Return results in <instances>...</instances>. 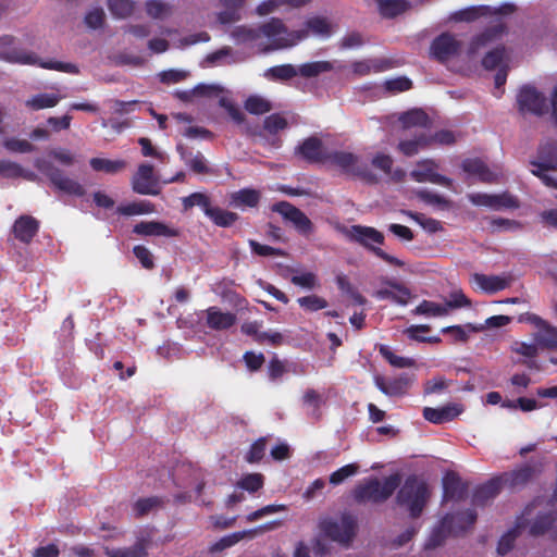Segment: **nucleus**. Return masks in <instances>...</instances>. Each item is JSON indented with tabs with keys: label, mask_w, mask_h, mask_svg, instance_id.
Here are the masks:
<instances>
[{
	"label": "nucleus",
	"mask_w": 557,
	"mask_h": 557,
	"mask_svg": "<svg viewBox=\"0 0 557 557\" xmlns=\"http://www.w3.org/2000/svg\"><path fill=\"white\" fill-rule=\"evenodd\" d=\"M320 537L314 542L317 555L324 556L327 553L323 539H329L344 547H348L354 540L358 523L357 518L350 512H344L337 517L322 519L319 524Z\"/></svg>",
	"instance_id": "nucleus-1"
},
{
	"label": "nucleus",
	"mask_w": 557,
	"mask_h": 557,
	"mask_svg": "<svg viewBox=\"0 0 557 557\" xmlns=\"http://www.w3.org/2000/svg\"><path fill=\"white\" fill-rule=\"evenodd\" d=\"M0 59L10 63L38 65L42 69L69 74L78 73V67L74 63L57 60L41 61L35 53L17 47L15 40L9 36L0 38Z\"/></svg>",
	"instance_id": "nucleus-2"
},
{
	"label": "nucleus",
	"mask_w": 557,
	"mask_h": 557,
	"mask_svg": "<svg viewBox=\"0 0 557 557\" xmlns=\"http://www.w3.org/2000/svg\"><path fill=\"white\" fill-rule=\"evenodd\" d=\"M260 33L269 42L267 50L289 49L307 38L306 30H290L278 18H271L261 25Z\"/></svg>",
	"instance_id": "nucleus-3"
},
{
	"label": "nucleus",
	"mask_w": 557,
	"mask_h": 557,
	"mask_svg": "<svg viewBox=\"0 0 557 557\" xmlns=\"http://www.w3.org/2000/svg\"><path fill=\"white\" fill-rule=\"evenodd\" d=\"M475 520L476 513L472 509L444 517L438 524L433 528L425 547L435 548L440 546L447 535H456L466 531Z\"/></svg>",
	"instance_id": "nucleus-4"
},
{
	"label": "nucleus",
	"mask_w": 557,
	"mask_h": 557,
	"mask_svg": "<svg viewBox=\"0 0 557 557\" xmlns=\"http://www.w3.org/2000/svg\"><path fill=\"white\" fill-rule=\"evenodd\" d=\"M519 110L535 115H543L550 111V120L557 125V87L554 88L549 104L544 96L532 86H523L517 96Z\"/></svg>",
	"instance_id": "nucleus-5"
},
{
	"label": "nucleus",
	"mask_w": 557,
	"mask_h": 557,
	"mask_svg": "<svg viewBox=\"0 0 557 557\" xmlns=\"http://www.w3.org/2000/svg\"><path fill=\"white\" fill-rule=\"evenodd\" d=\"M430 492L426 484L416 476H409L397 494V503L409 511L410 516L419 517L426 505Z\"/></svg>",
	"instance_id": "nucleus-6"
},
{
	"label": "nucleus",
	"mask_w": 557,
	"mask_h": 557,
	"mask_svg": "<svg viewBox=\"0 0 557 557\" xmlns=\"http://www.w3.org/2000/svg\"><path fill=\"white\" fill-rule=\"evenodd\" d=\"M178 97L184 101H191L194 97L218 98L219 104L226 110L230 117L236 123L242 124L245 120L240 109L225 95V90L218 84H199L190 90L180 91Z\"/></svg>",
	"instance_id": "nucleus-7"
},
{
	"label": "nucleus",
	"mask_w": 557,
	"mask_h": 557,
	"mask_svg": "<svg viewBox=\"0 0 557 557\" xmlns=\"http://www.w3.org/2000/svg\"><path fill=\"white\" fill-rule=\"evenodd\" d=\"M399 483L398 474L389 475L383 481L371 479L356 488L355 497L359 502L380 503L387 499L399 486Z\"/></svg>",
	"instance_id": "nucleus-8"
},
{
	"label": "nucleus",
	"mask_w": 557,
	"mask_h": 557,
	"mask_svg": "<svg viewBox=\"0 0 557 557\" xmlns=\"http://www.w3.org/2000/svg\"><path fill=\"white\" fill-rule=\"evenodd\" d=\"M34 165L38 171L44 173L59 190L78 197L85 194V188L77 181L66 176L50 161L44 158H36Z\"/></svg>",
	"instance_id": "nucleus-9"
},
{
	"label": "nucleus",
	"mask_w": 557,
	"mask_h": 557,
	"mask_svg": "<svg viewBox=\"0 0 557 557\" xmlns=\"http://www.w3.org/2000/svg\"><path fill=\"white\" fill-rule=\"evenodd\" d=\"M324 163L349 175L359 177H368L369 175L367 162L359 156L347 150L330 151L324 157Z\"/></svg>",
	"instance_id": "nucleus-10"
},
{
	"label": "nucleus",
	"mask_w": 557,
	"mask_h": 557,
	"mask_svg": "<svg viewBox=\"0 0 557 557\" xmlns=\"http://www.w3.org/2000/svg\"><path fill=\"white\" fill-rule=\"evenodd\" d=\"M342 234L350 242L358 243L359 245L370 249H377L375 244L382 245L384 243V235L374 227L363 225L343 226Z\"/></svg>",
	"instance_id": "nucleus-11"
},
{
	"label": "nucleus",
	"mask_w": 557,
	"mask_h": 557,
	"mask_svg": "<svg viewBox=\"0 0 557 557\" xmlns=\"http://www.w3.org/2000/svg\"><path fill=\"white\" fill-rule=\"evenodd\" d=\"M133 190L140 195L156 196L160 193L159 178L154 173L153 166L149 163H143L132 178Z\"/></svg>",
	"instance_id": "nucleus-12"
},
{
	"label": "nucleus",
	"mask_w": 557,
	"mask_h": 557,
	"mask_svg": "<svg viewBox=\"0 0 557 557\" xmlns=\"http://www.w3.org/2000/svg\"><path fill=\"white\" fill-rule=\"evenodd\" d=\"M410 176L418 183H432L446 187H451V180L438 173V165L434 160L425 159L417 163L410 172Z\"/></svg>",
	"instance_id": "nucleus-13"
},
{
	"label": "nucleus",
	"mask_w": 557,
	"mask_h": 557,
	"mask_svg": "<svg viewBox=\"0 0 557 557\" xmlns=\"http://www.w3.org/2000/svg\"><path fill=\"white\" fill-rule=\"evenodd\" d=\"M468 199L474 206L486 207L492 210L511 209L518 207L517 200L509 194H484L473 193Z\"/></svg>",
	"instance_id": "nucleus-14"
},
{
	"label": "nucleus",
	"mask_w": 557,
	"mask_h": 557,
	"mask_svg": "<svg viewBox=\"0 0 557 557\" xmlns=\"http://www.w3.org/2000/svg\"><path fill=\"white\" fill-rule=\"evenodd\" d=\"M342 69L347 70V77H363L392 69V62L380 58L363 59L354 61L349 67L343 66Z\"/></svg>",
	"instance_id": "nucleus-15"
},
{
	"label": "nucleus",
	"mask_w": 557,
	"mask_h": 557,
	"mask_svg": "<svg viewBox=\"0 0 557 557\" xmlns=\"http://www.w3.org/2000/svg\"><path fill=\"white\" fill-rule=\"evenodd\" d=\"M273 211L282 214L284 219L292 222L295 228L302 235H308L313 230L312 223L307 215L289 202L281 201L275 203Z\"/></svg>",
	"instance_id": "nucleus-16"
},
{
	"label": "nucleus",
	"mask_w": 557,
	"mask_h": 557,
	"mask_svg": "<svg viewBox=\"0 0 557 557\" xmlns=\"http://www.w3.org/2000/svg\"><path fill=\"white\" fill-rule=\"evenodd\" d=\"M530 509L531 513L525 515L524 518V528L529 529V533L531 535H541L550 529L553 522L555 521V516L553 512H535L536 506L531 504L525 507L522 515L527 513V510Z\"/></svg>",
	"instance_id": "nucleus-17"
},
{
	"label": "nucleus",
	"mask_w": 557,
	"mask_h": 557,
	"mask_svg": "<svg viewBox=\"0 0 557 557\" xmlns=\"http://www.w3.org/2000/svg\"><path fill=\"white\" fill-rule=\"evenodd\" d=\"M459 49L460 42L455 36L444 33L432 41L430 52L433 58L444 62L456 55Z\"/></svg>",
	"instance_id": "nucleus-18"
},
{
	"label": "nucleus",
	"mask_w": 557,
	"mask_h": 557,
	"mask_svg": "<svg viewBox=\"0 0 557 557\" xmlns=\"http://www.w3.org/2000/svg\"><path fill=\"white\" fill-rule=\"evenodd\" d=\"M513 278L510 274L503 275H485L474 273L471 276V283L474 284L479 289L487 294H494L499 290L506 289L510 286Z\"/></svg>",
	"instance_id": "nucleus-19"
},
{
	"label": "nucleus",
	"mask_w": 557,
	"mask_h": 557,
	"mask_svg": "<svg viewBox=\"0 0 557 557\" xmlns=\"http://www.w3.org/2000/svg\"><path fill=\"white\" fill-rule=\"evenodd\" d=\"M376 299H388L399 306H406L410 298V292L407 287L396 282H386V285L373 293Z\"/></svg>",
	"instance_id": "nucleus-20"
},
{
	"label": "nucleus",
	"mask_w": 557,
	"mask_h": 557,
	"mask_svg": "<svg viewBox=\"0 0 557 557\" xmlns=\"http://www.w3.org/2000/svg\"><path fill=\"white\" fill-rule=\"evenodd\" d=\"M557 164V157L554 152L552 156L545 157L543 156V150H541V157L539 162H533V169L531 170L534 175L540 177V180L548 187H554L557 189V177L554 176L550 172L553 168Z\"/></svg>",
	"instance_id": "nucleus-21"
},
{
	"label": "nucleus",
	"mask_w": 557,
	"mask_h": 557,
	"mask_svg": "<svg viewBox=\"0 0 557 557\" xmlns=\"http://www.w3.org/2000/svg\"><path fill=\"white\" fill-rule=\"evenodd\" d=\"M298 30H306L307 38L314 36L321 39H327L334 33V25L325 16L313 15L308 17L304 23V27Z\"/></svg>",
	"instance_id": "nucleus-22"
},
{
	"label": "nucleus",
	"mask_w": 557,
	"mask_h": 557,
	"mask_svg": "<svg viewBox=\"0 0 557 557\" xmlns=\"http://www.w3.org/2000/svg\"><path fill=\"white\" fill-rule=\"evenodd\" d=\"M506 59V51L503 47H497L486 53L482 60V64L486 70L499 69L495 76V85L497 88L503 86L506 82L507 73L503 69Z\"/></svg>",
	"instance_id": "nucleus-23"
},
{
	"label": "nucleus",
	"mask_w": 557,
	"mask_h": 557,
	"mask_svg": "<svg viewBox=\"0 0 557 557\" xmlns=\"http://www.w3.org/2000/svg\"><path fill=\"white\" fill-rule=\"evenodd\" d=\"M330 151L324 150L322 141L317 137L305 139L297 148L296 153L310 162H323Z\"/></svg>",
	"instance_id": "nucleus-24"
},
{
	"label": "nucleus",
	"mask_w": 557,
	"mask_h": 557,
	"mask_svg": "<svg viewBox=\"0 0 557 557\" xmlns=\"http://www.w3.org/2000/svg\"><path fill=\"white\" fill-rule=\"evenodd\" d=\"M462 169L470 176L476 177L482 182H494L500 175L499 170H491L479 159H468L462 163Z\"/></svg>",
	"instance_id": "nucleus-25"
},
{
	"label": "nucleus",
	"mask_w": 557,
	"mask_h": 557,
	"mask_svg": "<svg viewBox=\"0 0 557 557\" xmlns=\"http://www.w3.org/2000/svg\"><path fill=\"white\" fill-rule=\"evenodd\" d=\"M431 145V134L425 131L414 133L410 139H403L398 144V149L407 157H412L419 153Z\"/></svg>",
	"instance_id": "nucleus-26"
},
{
	"label": "nucleus",
	"mask_w": 557,
	"mask_h": 557,
	"mask_svg": "<svg viewBox=\"0 0 557 557\" xmlns=\"http://www.w3.org/2000/svg\"><path fill=\"white\" fill-rule=\"evenodd\" d=\"M461 408L457 405H447L441 408L425 407L423 417L431 423L442 424L451 421L461 413Z\"/></svg>",
	"instance_id": "nucleus-27"
},
{
	"label": "nucleus",
	"mask_w": 557,
	"mask_h": 557,
	"mask_svg": "<svg viewBox=\"0 0 557 557\" xmlns=\"http://www.w3.org/2000/svg\"><path fill=\"white\" fill-rule=\"evenodd\" d=\"M145 12L148 17L166 21L174 14L175 7L170 0H145Z\"/></svg>",
	"instance_id": "nucleus-28"
},
{
	"label": "nucleus",
	"mask_w": 557,
	"mask_h": 557,
	"mask_svg": "<svg viewBox=\"0 0 557 557\" xmlns=\"http://www.w3.org/2000/svg\"><path fill=\"white\" fill-rule=\"evenodd\" d=\"M207 325L213 330H226L236 322V315L232 312L222 311L218 307H210L206 310Z\"/></svg>",
	"instance_id": "nucleus-29"
},
{
	"label": "nucleus",
	"mask_w": 557,
	"mask_h": 557,
	"mask_svg": "<svg viewBox=\"0 0 557 557\" xmlns=\"http://www.w3.org/2000/svg\"><path fill=\"white\" fill-rule=\"evenodd\" d=\"M504 32V23L497 17L494 24L482 34L474 37L469 46L468 53L475 54L482 47L487 46L491 41L502 35Z\"/></svg>",
	"instance_id": "nucleus-30"
},
{
	"label": "nucleus",
	"mask_w": 557,
	"mask_h": 557,
	"mask_svg": "<svg viewBox=\"0 0 557 557\" xmlns=\"http://www.w3.org/2000/svg\"><path fill=\"white\" fill-rule=\"evenodd\" d=\"M398 121L405 129L414 128V133L428 131L430 119L424 111L413 109L399 115Z\"/></svg>",
	"instance_id": "nucleus-31"
},
{
	"label": "nucleus",
	"mask_w": 557,
	"mask_h": 557,
	"mask_svg": "<svg viewBox=\"0 0 557 557\" xmlns=\"http://www.w3.org/2000/svg\"><path fill=\"white\" fill-rule=\"evenodd\" d=\"M133 232L143 236L174 237L177 235V232L174 228L158 221L137 223L134 226Z\"/></svg>",
	"instance_id": "nucleus-32"
},
{
	"label": "nucleus",
	"mask_w": 557,
	"mask_h": 557,
	"mask_svg": "<svg viewBox=\"0 0 557 557\" xmlns=\"http://www.w3.org/2000/svg\"><path fill=\"white\" fill-rule=\"evenodd\" d=\"M242 61L240 55L231 47H223L206 55L202 66H221Z\"/></svg>",
	"instance_id": "nucleus-33"
},
{
	"label": "nucleus",
	"mask_w": 557,
	"mask_h": 557,
	"mask_svg": "<svg viewBox=\"0 0 557 557\" xmlns=\"http://www.w3.org/2000/svg\"><path fill=\"white\" fill-rule=\"evenodd\" d=\"M38 226L36 219L30 215H22L15 221L13 233L18 240L29 243L37 233Z\"/></svg>",
	"instance_id": "nucleus-34"
},
{
	"label": "nucleus",
	"mask_w": 557,
	"mask_h": 557,
	"mask_svg": "<svg viewBox=\"0 0 557 557\" xmlns=\"http://www.w3.org/2000/svg\"><path fill=\"white\" fill-rule=\"evenodd\" d=\"M225 9L216 14L218 22L221 25H228L238 22L242 18L240 9L246 0H219Z\"/></svg>",
	"instance_id": "nucleus-35"
},
{
	"label": "nucleus",
	"mask_w": 557,
	"mask_h": 557,
	"mask_svg": "<svg viewBox=\"0 0 557 557\" xmlns=\"http://www.w3.org/2000/svg\"><path fill=\"white\" fill-rule=\"evenodd\" d=\"M531 513L530 509L527 510V515L529 516ZM524 515H521L517 518L516 525L507 531L499 540L497 552L499 555H506L511 550L513 547V543L517 539V536L520 534L521 530L524 529V521L527 520L524 518Z\"/></svg>",
	"instance_id": "nucleus-36"
},
{
	"label": "nucleus",
	"mask_w": 557,
	"mask_h": 557,
	"mask_svg": "<svg viewBox=\"0 0 557 557\" xmlns=\"http://www.w3.org/2000/svg\"><path fill=\"white\" fill-rule=\"evenodd\" d=\"M177 150L181 156V159L185 162L187 166L190 168L191 171L198 174L209 172L207 160L205 159L202 153H193L191 151H188L186 148H184L182 145L177 146Z\"/></svg>",
	"instance_id": "nucleus-37"
},
{
	"label": "nucleus",
	"mask_w": 557,
	"mask_h": 557,
	"mask_svg": "<svg viewBox=\"0 0 557 557\" xmlns=\"http://www.w3.org/2000/svg\"><path fill=\"white\" fill-rule=\"evenodd\" d=\"M298 75V67L292 64H282L269 67L264 71V78L273 82L289 81Z\"/></svg>",
	"instance_id": "nucleus-38"
},
{
	"label": "nucleus",
	"mask_w": 557,
	"mask_h": 557,
	"mask_svg": "<svg viewBox=\"0 0 557 557\" xmlns=\"http://www.w3.org/2000/svg\"><path fill=\"white\" fill-rule=\"evenodd\" d=\"M533 339L539 347L557 349V327L547 323L541 331L533 333Z\"/></svg>",
	"instance_id": "nucleus-39"
},
{
	"label": "nucleus",
	"mask_w": 557,
	"mask_h": 557,
	"mask_svg": "<svg viewBox=\"0 0 557 557\" xmlns=\"http://www.w3.org/2000/svg\"><path fill=\"white\" fill-rule=\"evenodd\" d=\"M156 211V207L149 200H140L131 202L127 205H123L117 207L116 212L122 215L132 216V215H141V214H150Z\"/></svg>",
	"instance_id": "nucleus-40"
},
{
	"label": "nucleus",
	"mask_w": 557,
	"mask_h": 557,
	"mask_svg": "<svg viewBox=\"0 0 557 557\" xmlns=\"http://www.w3.org/2000/svg\"><path fill=\"white\" fill-rule=\"evenodd\" d=\"M62 96L57 94H37L27 99L25 104L32 110L37 111L53 108L60 102Z\"/></svg>",
	"instance_id": "nucleus-41"
},
{
	"label": "nucleus",
	"mask_w": 557,
	"mask_h": 557,
	"mask_svg": "<svg viewBox=\"0 0 557 557\" xmlns=\"http://www.w3.org/2000/svg\"><path fill=\"white\" fill-rule=\"evenodd\" d=\"M228 34L231 39L237 45L255 41L261 36L260 27L253 28L246 25L236 26Z\"/></svg>",
	"instance_id": "nucleus-42"
},
{
	"label": "nucleus",
	"mask_w": 557,
	"mask_h": 557,
	"mask_svg": "<svg viewBox=\"0 0 557 557\" xmlns=\"http://www.w3.org/2000/svg\"><path fill=\"white\" fill-rule=\"evenodd\" d=\"M334 70V65L329 61H313L304 63L298 66V75L310 78L315 77L322 73Z\"/></svg>",
	"instance_id": "nucleus-43"
},
{
	"label": "nucleus",
	"mask_w": 557,
	"mask_h": 557,
	"mask_svg": "<svg viewBox=\"0 0 557 557\" xmlns=\"http://www.w3.org/2000/svg\"><path fill=\"white\" fill-rule=\"evenodd\" d=\"M108 9L116 18H127L132 16L136 10L134 0H108Z\"/></svg>",
	"instance_id": "nucleus-44"
},
{
	"label": "nucleus",
	"mask_w": 557,
	"mask_h": 557,
	"mask_svg": "<svg viewBox=\"0 0 557 557\" xmlns=\"http://www.w3.org/2000/svg\"><path fill=\"white\" fill-rule=\"evenodd\" d=\"M323 404L322 396L314 389H307L302 396V405L307 409L308 416L313 419H319L320 408Z\"/></svg>",
	"instance_id": "nucleus-45"
},
{
	"label": "nucleus",
	"mask_w": 557,
	"mask_h": 557,
	"mask_svg": "<svg viewBox=\"0 0 557 557\" xmlns=\"http://www.w3.org/2000/svg\"><path fill=\"white\" fill-rule=\"evenodd\" d=\"M89 163L95 171L108 174H115L126 166V162L124 160H111L104 158H92Z\"/></svg>",
	"instance_id": "nucleus-46"
},
{
	"label": "nucleus",
	"mask_w": 557,
	"mask_h": 557,
	"mask_svg": "<svg viewBox=\"0 0 557 557\" xmlns=\"http://www.w3.org/2000/svg\"><path fill=\"white\" fill-rule=\"evenodd\" d=\"M413 313L428 318H438L448 314L447 306H445V304H437L430 300H423L420 302V305L413 310Z\"/></svg>",
	"instance_id": "nucleus-47"
},
{
	"label": "nucleus",
	"mask_w": 557,
	"mask_h": 557,
	"mask_svg": "<svg viewBox=\"0 0 557 557\" xmlns=\"http://www.w3.org/2000/svg\"><path fill=\"white\" fill-rule=\"evenodd\" d=\"M483 332L482 326L468 323L466 325H453L442 329V333L450 334L456 342H467L470 333Z\"/></svg>",
	"instance_id": "nucleus-48"
},
{
	"label": "nucleus",
	"mask_w": 557,
	"mask_h": 557,
	"mask_svg": "<svg viewBox=\"0 0 557 557\" xmlns=\"http://www.w3.org/2000/svg\"><path fill=\"white\" fill-rule=\"evenodd\" d=\"M260 195L255 189H242L238 191H235L231 196L232 203L235 207H256L259 202Z\"/></svg>",
	"instance_id": "nucleus-49"
},
{
	"label": "nucleus",
	"mask_w": 557,
	"mask_h": 557,
	"mask_svg": "<svg viewBox=\"0 0 557 557\" xmlns=\"http://www.w3.org/2000/svg\"><path fill=\"white\" fill-rule=\"evenodd\" d=\"M253 534H255L253 530L234 532L232 534H228V535H225V536L221 537L219 541L213 543L211 545V547H210V550L212 553L222 552V550H224V549H226L228 547L234 546L239 541L245 539L247 535H253Z\"/></svg>",
	"instance_id": "nucleus-50"
},
{
	"label": "nucleus",
	"mask_w": 557,
	"mask_h": 557,
	"mask_svg": "<svg viewBox=\"0 0 557 557\" xmlns=\"http://www.w3.org/2000/svg\"><path fill=\"white\" fill-rule=\"evenodd\" d=\"M104 553L108 557H145L146 547L144 542L139 541L132 547L111 548L106 547Z\"/></svg>",
	"instance_id": "nucleus-51"
},
{
	"label": "nucleus",
	"mask_w": 557,
	"mask_h": 557,
	"mask_svg": "<svg viewBox=\"0 0 557 557\" xmlns=\"http://www.w3.org/2000/svg\"><path fill=\"white\" fill-rule=\"evenodd\" d=\"M380 354L388 361V363L398 369L411 368L414 366V360L412 358L401 357L395 355L391 348L386 345L380 346Z\"/></svg>",
	"instance_id": "nucleus-52"
},
{
	"label": "nucleus",
	"mask_w": 557,
	"mask_h": 557,
	"mask_svg": "<svg viewBox=\"0 0 557 557\" xmlns=\"http://www.w3.org/2000/svg\"><path fill=\"white\" fill-rule=\"evenodd\" d=\"M206 215L219 226H230L237 219V214L216 207H210Z\"/></svg>",
	"instance_id": "nucleus-53"
},
{
	"label": "nucleus",
	"mask_w": 557,
	"mask_h": 557,
	"mask_svg": "<svg viewBox=\"0 0 557 557\" xmlns=\"http://www.w3.org/2000/svg\"><path fill=\"white\" fill-rule=\"evenodd\" d=\"M245 109L251 114H264L269 112L272 107L270 101L265 98L253 95L248 97L245 101Z\"/></svg>",
	"instance_id": "nucleus-54"
},
{
	"label": "nucleus",
	"mask_w": 557,
	"mask_h": 557,
	"mask_svg": "<svg viewBox=\"0 0 557 557\" xmlns=\"http://www.w3.org/2000/svg\"><path fill=\"white\" fill-rule=\"evenodd\" d=\"M182 203L185 210L198 206L203 210L205 214L211 207L209 197L203 193H194L187 197H184L182 199Z\"/></svg>",
	"instance_id": "nucleus-55"
},
{
	"label": "nucleus",
	"mask_w": 557,
	"mask_h": 557,
	"mask_svg": "<svg viewBox=\"0 0 557 557\" xmlns=\"http://www.w3.org/2000/svg\"><path fill=\"white\" fill-rule=\"evenodd\" d=\"M3 147L10 152L27 153L34 150V146L26 139L18 138H4L2 143Z\"/></svg>",
	"instance_id": "nucleus-56"
},
{
	"label": "nucleus",
	"mask_w": 557,
	"mask_h": 557,
	"mask_svg": "<svg viewBox=\"0 0 557 557\" xmlns=\"http://www.w3.org/2000/svg\"><path fill=\"white\" fill-rule=\"evenodd\" d=\"M358 469L359 467L356 463L346 465L330 475V483L333 485L342 484L346 479L357 474Z\"/></svg>",
	"instance_id": "nucleus-57"
},
{
	"label": "nucleus",
	"mask_w": 557,
	"mask_h": 557,
	"mask_svg": "<svg viewBox=\"0 0 557 557\" xmlns=\"http://www.w3.org/2000/svg\"><path fill=\"white\" fill-rule=\"evenodd\" d=\"M299 306L307 311H318L327 307V301L317 295L298 298Z\"/></svg>",
	"instance_id": "nucleus-58"
},
{
	"label": "nucleus",
	"mask_w": 557,
	"mask_h": 557,
	"mask_svg": "<svg viewBox=\"0 0 557 557\" xmlns=\"http://www.w3.org/2000/svg\"><path fill=\"white\" fill-rule=\"evenodd\" d=\"M499 483L497 481H491L481 487H479L474 494L473 500L479 504L488 498H493L497 495Z\"/></svg>",
	"instance_id": "nucleus-59"
},
{
	"label": "nucleus",
	"mask_w": 557,
	"mask_h": 557,
	"mask_svg": "<svg viewBox=\"0 0 557 557\" xmlns=\"http://www.w3.org/2000/svg\"><path fill=\"white\" fill-rule=\"evenodd\" d=\"M499 483L497 481H491L481 487H479L474 494L473 500L479 504L488 498H493L497 495Z\"/></svg>",
	"instance_id": "nucleus-60"
},
{
	"label": "nucleus",
	"mask_w": 557,
	"mask_h": 557,
	"mask_svg": "<svg viewBox=\"0 0 557 557\" xmlns=\"http://www.w3.org/2000/svg\"><path fill=\"white\" fill-rule=\"evenodd\" d=\"M447 306V312L453 309L470 307L471 302L461 289H455L449 294V298L444 302Z\"/></svg>",
	"instance_id": "nucleus-61"
},
{
	"label": "nucleus",
	"mask_w": 557,
	"mask_h": 557,
	"mask_svg": "<svg viewBox=\"0 0 557 557\" xmlns=\"http://www.w3.org/2000/svg\"><path fill=\"white\" fill-rule=\"evenodd\" d=\"M104 11L102 8H91L85 15V24L91 29H98L103 25Z\"/></svg>",
	"instance_id": "nucleus-62"
},
{
	"label": "nucleus",
	"mask_w": 557,
	"mask_h": 557,
	"mask_svg": "<svg viewBox=\"0 0 557 557\" xmlns=\"http://www.w3.org/2000/svg\"><path fill=\"white\" fill-rule=\"evenodd\" d=\"M287 121L280 114H271L264 120V129L272 135L285 129Z\"/></svg>",
	"instance_id": "nucleus-63"
},
{
	"label": "nucleus",
	"mask_w": 557,
	"mask_h": 557,
	"mask_svg": "<svg viewBox=\"0 0 557 557\" xmlns=\"http://www.w3.org/2000/svg\"><path fill=\"white\" fill-rule=\"evenodd\" d=\"M159 79L163 84H176L184 81L188 76V72L185 70L171 69L159 73Z\"/></svg>",
	"instance_id": "nucleus-64"
}]
</instances>
